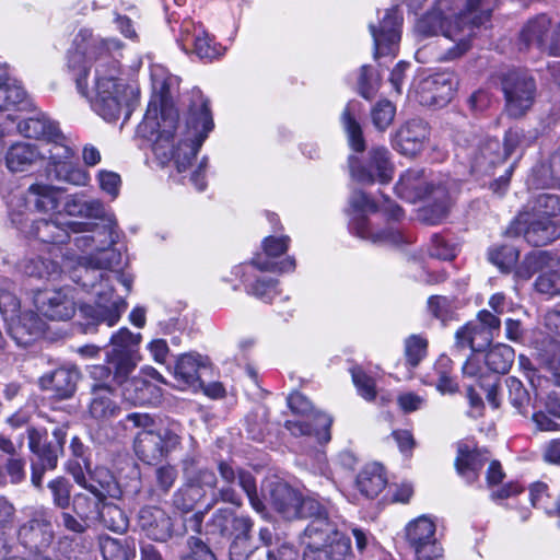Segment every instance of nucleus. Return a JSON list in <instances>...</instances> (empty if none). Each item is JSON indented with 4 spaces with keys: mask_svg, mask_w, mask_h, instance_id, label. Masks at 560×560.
Returning a JSON list of instances; mask_svg holds the SVG:
<instances>
[{
    "mask_svg": "<svg viewBox=\"0 0 560 560\" xmlns=\"http://www.w3.org/2000/svg\"><path fill=\"white\" fill-rule=\"evenodd\" d=\"M457 85V75L446 70L423 78L418 83L416 93L421 105L441 108L452 101Z\"/></svg>",
    "mask_w": 560,
    "mask_h": 560,
    "instance_id": "obj_16",
    "label": "nucleus"
},
{
    "mask_svg": "<svg viewBox=\"0 0 560 560\" xmlns=\"http://www.w3.org/2000/svg\"><path fill=\"white\" fill-rule=\"evenodd\" d=\"M351 376L359 394L366 400L371 401L376 397L375 381L369 376L361 368L351 369Z\"/></svg>",
    "mask_w": 560,
    "mask_h": 560,
    "instance_id": "obj_63",
    "label": "nucleus"
},
{
    "mask_svg": "<svg viewBox=\"0 0 560 560\" xmlns=\"http://www.w3.org/2000/svg\"><path fill=\"white\" fill-rule=\"evenodd\" d=\"M558 259L552 258L547 252H534L528 254L521 266L516 269V276L522 279H529L538 271H545L552 266Z\"/></svg>",
    "mask_w": 560,
    "mask_h": 560,
    "instance_id": "obj_52",
    "label": "nucleus"
},
{
    "mask_svg": "<svg viewBox=\"0 0 560 560\" xmlns=\"http://www.w3.org/2000/svg\"><path fill=\"white\" fill-rule=\"evenodd\" d=\"M126 420L136 428H142L135 438L133 448L137 457L144 464L153 465L166 458L182 444L183 428L172 421L156 430L151 429L153 418L148 413L132 412Z\"/></svg>",
    "mask_w": 560,
    "mask_h": 560,
    "instance_id": "obj_6",
    "label": "nucleus"
},
{
    "mask_svg": "<svg viewBox=\"0 0 560 560\" xmlns=\"http://www.w3.org/2000/svg\"><path fill=\"white\" fill-rule=\"evenodd\" d=\"M79 381V372L73 366H60L46 373L39 378V386L44 390H50L59 399L70 398Z\"/></svg>",
    "mask_w": 560,
    "mask_h": 560,
    "instance_id": "obj_29",
    "label": "nucleus"
},
{
    "mask_svg": "<svg viewBox=\"0 0 560 560\" xmlns=\"http://www.w3.org/2000/svg\"><path fill=\"white\" fill-rule=\"evenodd\" d=\"M510 234L522 235L532 246H546L560 238V223L549 218H539L522 210L512 223Z\"/></svg>",
    "mask_w": 560,
    "mask_h": 560,
    "instance_id": "obj_13",
    "label": "nucleus"
},
{
    "mask_svg": "<svg viewBox=\"0 0 560 560\" xmlns=\"http://www.w3.org/2000/svg\"><path fill=\"white\" fill-rule=\"evenodd\" d=\"M70 279L97 298L95 305L82 304L79 307L88 325L104 323L112 327L118 323L127 302L121 296H114L109 273L103 271L91 257H84L71 269Z\"/></svg>",
    "mask_w": 560,
    "mask_h": 560,
    "instance_id": "obj_4",
    "label": "nucleus"
},
{
    "mask_svg": "<svg viewBox=\"0 0 560 560\" xmlns=\"http://www.w3.org/2000/svg\"><path fill=\"white\" fill-rule=\"evenodd\" d=\"M26 97L23 86L8 75H0V110L21 104Z\"/></svg>",
    "mask_w": 560,
    "mask_h": 560,
    "instance_id": "obj_50",
    "label": "nucleus"
},
{
    "mask_svg": "<svg viewBox=\"0 0 560 560\" xmlns=\"http://www.w3.org/2000/svg\"><path fill=\"white\" fill-rule=\"evenodd\" d=\"M95 383L91 387V400L89 404V412L96 420H108L116 417L120 412V407L115 400L114 390L108 380H94Z\"/></svg>",
    "mask_w": 560,
    "mask_h": 560,
    "instance_id": "obj_28",
    "label": "nucleus"
},
{
    "mask_svg": "<svg viewBox=\"0 0 560 560\" xmlns=\"http://www.w3.org/2000/svg\"><path fill=\"white\" fill-rule=\"evenodd\" d=\"M397 195L408 202L428 199L421 219L428 224L440 223L448 213L451 197L445 185L429 177L423 170H407L395 186Z\"/></svg>",
    "mask_w": 560,
    "mask_h": 560,
    "instance_id": "obj_5",
    "label": "nucleus"
},
{
    "mask_svg": "<svg viewBox=\"0 0 560 560\" xmlns=\"http://www.w3.org/2000/svg\"><path fill=\"white\" fill-rule=\"evenodd\" d=\"M471 173L479 175L491 174L495 166L504 162L501 143L498 139L480 140L467 153Z\"/></svg>",
    "mask_w": 560,
    "mask_h": 560,
    "instance_id": "obj_27",
    "label": "nucleus"
},
{
    "mask_svg": "<svg viewBox=\"0 0 560 560\" xmlns=\"http://www.w3.org/2000/svg\"><path fill=\"white\" fill-rule=\"evenodd\" d=\"M88 471L85 486L83 488L95 497L104 498L107 497L118 498L121 494L116 478L112 471L103 466H96L94 469L85 468Z\"/></svg>",
    "mask_w": 560,
    "mask_h": 560,
    "instance_id": "obj_35",
    "label": "nucleus"
},
{
    "mask_svg": "<svg viewBox=\"0 0 560 560\" xmlns=\"http://www.w3.org/2000/svg\"><path fill=\"white\" fill-rule=\"evenodd\" d=\"M70 233L82 234L74 238V245L81 250L96 249L100 240L106 238L102 222H68Z\"/></svg>",
    "mask_w": 560,
    "mask_h": 560,
    "instance_id": "obj_43",
    "label": "nucleus"
},
{
    "mask_svg": "<svg viewBox=\"0 0 560 560\" xmlns=\"http://www.w3.org/2000/svg\"><path fill=\"white\" fill-rule=\"evenodd\" d=\"M264 495L283 518H298L301 493L296 489L281 480H269L264 488Z\"/></svg>",
    "mask_w": 560,
    "mask_h": 560,
    "instance_id": "obj_23",
    "label": "nucleus"
},
{
    "mask_svg": "<svg viewBox=\"0 0 560 560\" xmlns=\"http://www.w3.org/2000/svg\"><path fill=\"white\" fill-rule=\"evenodd\" d=\"M252 520L248 516L236 515L235 512L228 508L218 509L206 524L207 534L220 535L228 537L234 535L244 526L249 524Z\"/></svg>",
    "mask_w": 560,
    "mask_h": 560,
    "instance_id": "obj_34",
    "label": "nucleus"
},
{
    "mask_svg": "<svg viewBox=\"0 0 560 560\" xmlns=\"http://www.w3.org/2000/svg\"><path fill=\"white\" fill-rule=\"evenodd\" d=\"M518 250L514 246L503 245L489 252V260L503 272H510L518 260Z\"/></svg>",
    "mask_w": 560,
    "mask_h": 560,
    "instance_id": "obj_60",
    "label": "nucleus"
},
{
    "mask_svg": "<svg viewBox=\"0 0 560 560\" xmlns=\"http://www.w3.org/2000/svg\"><path fill=\"white\" fill-rule=\"evenodd\" d=\"M538 292L549 295H560V260L558 259L547 270L542 271L535 281Z\"/></svg>",
    "mask_w": 560,
    "mask_h": 560,
    "instance_id": "obj_58",
    "label": "nucleus"
},
{
    "mask_svg": "<svg viewBox=\"0 0 560 560\" xmlns=\"http://www.w3.org/2000/svg\"><path fill=\"white\" fill-rule=\"evenodd\" d=\"M54 538L52 523L45 513H36L19 529L21 544L30 550H45L52 544Z\"/></svg>",
    "mask_w": 560,
    "mask_h": 560,
    "instance_id": "obj_24",
    "label": "nucleus"
},
{
    "mask_svg": "<svg viewBox=\"0 0 560 560\" xmlns=\"http://www.w3.org/2000/svg\"><path fill=\"white\" fill-rule=\"evenodd\" d=\"M218 471L223 485L213 493L212 503L209 506H212L219 501L241 506L242 498L233 487L235 483H238L246 493L252 508L257 513L265 514L266 505L257 493L255 477L249 471L235 468L231 463L225 460L218 463Z\"/></svg>",
    "mask_w": 560,
    "mask_h": 560,
    "instance_id": "obj_10",
    "label": "nucleus"
},
{
    "mask_svg": "<svg viewBox=\"0 0 560 560\" xmlns=\"http://www.w3.org/2000/svg\"><path fill=\"white\" fill-rule=\"evenodd\" d=\"M137 524L148 538L159 542H165L177 534L172 517L159 506L141 508Z\"/></svg>",
    "mask_w": 560,
    "mask_h": 560,
    "instance_id": "obj_22",
    "label": "nucleus"
},
{
    "mask_svg": "<svg viewBox=\"0 0 560 560\" xmlns=\"http://www.w3.org/2000/svg\"><path fill=\"white\" fill-rule=\"evenodd\" d=\"M116 384L122 386L124 398L132 405H152L161 396L160 388L142 376H128L126 381Z\"/></svg>",
    "mask_w": 560,
    "mask_h": 560,
    "instance_id": "obj_32",
    "label": "nucleus"
},
{
    "mask_svg": "<svg viewBox=\"0 0 560 560\" xmlns=\"http://www.w3.org/2000/svg\"><path fill=\"white\" fill-rule=\"evenodd\" d=\"M177 119L178 115L172 107L162 106L160 121L158 104L151 102L144 114L141 128L151 135H158L153 142V152L156 158L163 162L174 160L177 171L182 173L191 164L214 126L209 100L199 89L191 90L188 95L185 125L175 147L174 130Z\"/></svg>",
    "mask_w": 560,
    "mask_h": 560,
    "instance_id": "obj_2",
    "label": "nucleus"
},
{
    "mask_svg": "<svg viewBox=\"0 0 560 560\" xmlns=\"http://www.w3.org/2000/svg\"><path fill=\"white\" fill-rule=\"evenodd\" d=\"M63 211L71 217L95 219L102 222L103 232L107 240L102 244H113L117 238V222L115 217L107 212L104 205L97 199L85 200L78 195L69 196L63 205Z\"/></svg>",
    "mask_w": 560,
    "mask_h": 560,
    "instance_id": "obj_18",
    "label": "nucleus"
},
{
    "mask_svg": "<svg viewBox=\"0 0 560 560\" xmlns=\"http://www.w3.org/2000/svg\"><path fill=\"white\" fill-rule=\"evenodd\" d=\"M141 334H133L122 327L112 335L109 340L110 349L106 352L107 365H95L91 371L93 380H108L114 383H121L137 368L140 361L139 345Z\"/></svg>",
    "mask_w": 560,
    "mask_h": 560,
    "instance_id": "obj_7",
    "label": "nucleus"
},
{
    "mask_svg": "<svg viewBox=\"0 0 560 560\" xmlns=\"http://www.w3.org/2000/svg\"><path fill=\"white\" fill-rule=\"evenodd\" d=\"M117 237H119V235L117 234ZM106 238L104 240H100L98 241V245L96 246V254L95 255H91V259L94 260V262H96L98 265V267L104 271L105 269H109L113 271H116L115 269L116 268H119L121 266V254L120 252H118L117 249L113 248V246L117 243H113V244H102V241H105ZM116 241H118V238H116Z\"/></svg>",
    "mask_w": 560,
    "mask_h": 560,
    "instance_id": "obj_57",
    "label": "nucleus"
},
{
    "mask_svg": "<svg viewBox=\"0 0 560 560\" xmlns=\"http://www.w3.org/2000/svg\"><path fill=\"white\" fill-rule=\"evenodd\" d=\"M203 497V492L194 482H187L173 495V505L183 512H189Z\"/></svg>",
    "mask_w": 560,
    "mask_h": 560,
    "instance_id": "obj_59",
    "label": "nucleus"
},
{
    "mask_svg": "<svg viewBox=\"0 0 560 560\" xmlns=\"http://www.w3.org/2000/svg\"><path fill=\"white\" fill-rule=\"evenodd\" d=\"M37 308L51 320H68L75 313V301L71 289L40 292L35 298Z\"/></svg>",
    "mask_w": 560,
    "mask_h": 560,
    "instance_id": "obj_20",
    "label": "nucleus"
},
{
    "mask_svg": "<svg viewBox=\"0 0 560 560\" xmlns=\"http://www.w3.org/2000/svg\"><path fill=\"white\" fill-rule=\"evenodd\" d=\"M45 323L33 311L22 312L9 322V331L19 346L28 347L43 335Z\"/></svg>",
    "mask_w": 560,
    "mask_h": 560,
    "instance_id": "obj_30",
    "label": "nucleus"
},
{
    "mask_svg": "<svg viewBox=\"0 0 560 560\" xmlns=\"http://www.w3.org/2000/svg\"><path fill=\"white\" fill-rule=\"evenodd\" d=\"M505 110L509 116L518 118L533 106L536 97V81L526 70H511L502 78Z\"/></svg>",
    "mask_w": 560,
    "mask_h": 560,
    "instance_id": "obj_12",
    "label": "nucleus"
},
{
    "mask_svg": "<svg viewBox=\"0 0 560 560\" xmlns=\"http://www.w3.org/2000/svg\"><path fill=\"white\" fill-rule=\"evenodd\" d=\"M38 158V152L30 143H15L5 155V163L11 172H24Z\"/></svg>",
    "mask_w": 560,
    "mask_h": 560,
    "instance_id": "obj_46",
    "label": "nucleus"
},
{
    "mask_svg": "<svg viewBox=\"0 0 560 560\" xmlns=\"http://www.w3.org/2000/svg\"><path fill=\"white\" fill-rule=\"evenodd\" d=\"M386 483L384 468L376 463L366 465L357 477V488L369 499L377 497Z\"/></svg>",
    "mask_w": 560,
    "mask_h": 560,
    "instance_id": "obj_41",
    "label": "nucleus"
},
{
    "mask_svg": "<svg viewBox=\"0 0 560 560\" xmlns=\"http://www.w3.org/2000/svg\"><path fill=\"white\" fill-rule=\"evenodd\" d=\"M107 529L124 534L129 527V518L125 511L113 502H107L106 499L100 511L97 518Z\"/></svg>",
    "mask_w": 560,
    "mask_h": 560,
    "instance_id": "obj_48",
    "label": "nucleus"
},
{
    "mask_svg": "<svg viewBox=\"0 0 560 560\" xmlns=\"http://www.w3.org/2000/svg\"><path fill=\"white\" fill-rule=\"evenodd\" d=\"M354 229L359 237L371 240L373 243L399 245L404 242L401 233L392 228L377 232L373 231L368 219L363 215L357 219Z\"/></svg>",
    "mask_w": 560,
    "mask_h": 560,
    "instance_id": "obj_45",
    "label": "nucleus"
},
{
    "mask_svg": "<svg viewBox=\"0 0 560 560\" xmlns=\"http://www.w3.org/2000/svg\"><path fill=\"white\" fill-rule=\"evenodd\" d=\"M18 129L26 138L46 140L52 144L61 143L63 139L57 124L45 114H37L20 121Z\"/></svg>",
    "mask_w": 560,
    "mask_h": 560,
    "instance_id": "obj_33",
    "label": "nucleus"
},
{
    "mask_svg": "<svg viewBox=\"0 0 560 560\" xmlns=\"http://www.w3.org/2000/svg\"><path fill=\"white\" fill-rule=\"evenodd\" d=\"M100 548L103 560H131L136 556L135 539H118L108 535L101 536Z\"/></svg>",
    "mask_w": 560,
    "mask_h": 560,
    "instance_id": "obj_42",
    "label": "nucleus"
},
{
    "mask_svg": "<svg viewBox=\"0 0 560 560\" xmlns=\"http://www.w3.org/2000/svg\"><path fill=\"white\" fill-rule=\"evenodd\" d=\"M66 429L57 427L52 430V441L47 440V431L35 427L27 428L28 448L35 458L31 464V481L37 489H42L46 471L54 470L59 457L63 454Z\"/></svg>",
    "mask_w": 560,
    "mask_h": 560,
    "instance_id": "obj_9",
    "label": "nucleus"
},
{
    "mask_svg": "<svg viewBox=\"0 0 560 560\" xmlns=\"http://www.w3.org/2000/svg\"><path fill=\"white\" fill-rule=\"evenodd\" d=\"M535 172L542 176L538 185L548 186L553 182L560 183V148L551 154L548 164H541Z\"/></svg>",
    "mask_w": 560,
    "mask_h": 560,
    "instance_id": "obj_64",
    "label": "nucleus"
},
{
    "mask_svg": "<svg viewBox=\"0 0 560 560\" xmlns=\"http://www.w3.org/2000/svg\"><path fill=\"white\" fill-rule=\"evenodd\" d=\"M434 522L422 515L409 522L405 528L408 547L416 560H438L443 555V548L435 537Z\"/></svg>",
    "mask_w": 560,
    "mask_h": 560,
    "instance_id": "obj_14",
    "label": "nucleus"
},
{
    "mask_svg": "<svg viewBox=\"0 0 560 560\" xmlns=\"http://www.w3.org/2000/svg\"><path fill=\"white\" fill-rule=\"evenodd\" d=\"M539 218L556 220L560 217V196L542 192L533 197L523 208Z\"/></svg>",
    "mask_w": 560,
    "mask_h": 560,
    "instance_id": "obj_47",
    "label": "nucleus"
},
{
    "mask_svg": "<svg viewBox=\"0 0 560 560\" xmlns=\"http://www.w3.org/2000/svg\"><path fill=\"white\" fill-rule=\"evenodd\" d=\"M451 1L440 0V9L425 13L415 25V32L420 38L441 33L456 43L441 57L443 60L456 59L469 49L474 28L489 21L494 8L492 0H464L458 12H452L446 16L442 9L453 11L450 7Z\"/></svg>",
    "mask_w": 560,
    "mask_h": 560,
    "instance_id": "obj_3",
    "label": "nucleus"
},
{
    "mask_svg": "<svg viewBox=\"0 0 560 560\" xmlns=\"http://www.w3.org/2000/svg\"><path fill=\"white\" fill-rule=\"evenodd\" d=\"M401 16L397 8L388 9L380 23V27L373 24L369 30L374 40V57L394 52V47L400 40Z\"/></svg>",
    "mask_w": 560,
    "mask_h": 560,
    "instance_id": "obj_21",
    "label": "nucleus"
},
{
    "mask_svg": "<svg viewBox=\"0 0 560 560\" xmlns=\"http://www.w3.org/2000/svg\"><path fill=\"white\" fill-rule=\"evenodd\" d=\"M104 498L77 493L71 502L73 513L88 522L97 521Z\"/></svg>",
    "mask_w": 560,
    "mask_h": 560,
    "instance_id": "obj_49",
    "label": "nucleus"
},
{
    "mask_svg": "<svg viewBox=\"0 0 560 560\" xmlns=\"http://www.w3.org/2000/svg\"><path fill=\"white\" fill-rule=\"evenodd\" d=\"M122 44L118 39H93L85 51L77 49L69 55V67L75 71V83L83 96H89L86 63L94 65V112L107 121L117 120L125 114L128 119L138 102V91L118 78L119 55Z\"/></svg>",
    "mask_w": 560,
    "mask_h": 560,
    "instance_id": "obj_1",
    "label": "nucleus"
},
{
    "mask_svg": "<svg viewBox=\"0 0 560 560\" xmlns=\"http://www.w3.org/2000/svg\"><path fill=\"white\" fill-rule=\"evenodd\" d=\"M288 406L293 413L304 417L302 420H287L284 427L295 436L314 435L319 443L330 441V416L315 411L311 400L295 392L288 397Z\"/></svg>",
    "mask_w": 560,
    "mask_h": 560,
    "instance_id": "obj_11",
    "label": "nucleus"
},
{
    "mask_svg": "<svg viewBox=\"0 0 560 560\" xmlns=\"http://www.w3.org/2000/svg\"><path fill=\"white\" fill-rule=\"evenodd\" d=\"M493 337L482 324L469 322L456 331L455 346L459 350L469 348L472 352H481L491 345Z\"/></svg>",
    "mask_w": 560,
    "mask_h": 560,
    "instance_id": "obj_37",
    "label": "nucleus"
},
{
    "mask_svg": "<svg viewBox=\"0 0 560 560\" xmlns=\"http://www.w3.org/2000/svg\"><path fill=\"white\" fill-rule=\"evenodd\" d=\"M206 365L200 359V355L194 353L182 354L174 365V377L182 389L192 388L198 389L202 387L199 371L205 369Z\"/></svg>",
    "mask_w": 560,
    "mask_h": 560,
    "instance_id": "obj_36",
    "label": "nucleus"
},
{
    "mask_svg": "<svg viewBox=\"0 0 560 560\" xmlns=\"http://www.w3.org/2000/svg\"><path fill=\"white\" fill-rule=\"evenodd\" d=\"M178 43L186 52H194L200 59L212 60L221 55V49L209 35L191 21H184Z\"/></svg>",
    "mask_w": 560,
    "mask_h": 560,
    "instance_id": "obj_25",
    "label": "nucleus"
},
{
    "mask_svg": "<svg viewBox=\"0 0 560 560\" xmlns=\"http://www.w3.org/2000/svg\"><path fill=\"white\" fill-rule=\"evenodd\" d=\"M48 153L50 162L47 172L49 177L75 186H83L88 183V174L70 161L73 151L69 147L62 143L52 144Z\"/></svg>",
    "mask_w": 560,
    "mask_h": 560,
    "instance_id": "obj_19",
    "label": "nucleus"
},
{
    "mask_svg": "<svg viewBox=\"0 0 560 560\" xmlns=\"http://www.w3.org/2000/svg\"><path fill=\"white\" fill-rule=\"evenodd\" d=\"M253 521L240 529L234 535L228 549L229 560H248L257 550L252 536Z\"/></svg>",
    "mask_w": 560,
    "mask_h": 560,
    "instance_id": "obj_44",
    "label": "nucleus"
},
{
    "mask_svg": "<svg viewBox=\"0 0 560 560\" xmlns=\"http://www.w3.org/2000/svg\"><path fill=\"white\" fill-rule=\"evenodd\" d=\"M352 103H349L342 112L341 121L348 136L350 147L357 152L365 150V141L360 124L353 116Z\"/></svg>",
    "mask_w": 560,
    "mask_h": 560,
    "instance_id": "obj_53",
    "label": "nucleus"
},
{
    "mask_svg": "<svg viewBox=\"0 0 560 560\" xmlns=\"http://www.w3.org/2000/svg\"><path fill=\"white\" fill-rule=\"evenodd\" d=\"M488 460L487 450L471 448L467 443H458L455 467L468 482L478 479L480 470Z\"/></svg>",
    "mask_w": 560,
    "mask_h": 560,
    "instance_id": "obj_31",
    "label": "nucleus"
},
{
    "mask_svg": "<svg viewBox=\"0 0 560 560\" xmlns=\"http://www.w3.org/2000/svg\"><path fill=\"white\" fill-rule=\"evenodd\" d=\"M50 492L51 502L59 510H67L71 506L73 497L71 494L72 485L65 477H57L47 483Z\"/></svg>",
    "mask_w": 560,
    "mask_h": 560,
    "instance_id": "obj_54",
    "label": "nucleus"
},
{
    "mask_svg": "<svg viewBox=\"0 0 560 560\" xmlns=\"http://www.w3.org/2000/svg\"><path fill=\"white\" fill-rule=\"evenodd\" d=\"M550 27L551 21L545 14H539L529 20L520 34L521 49L535 46L545 52L550 35Z\"/></svg>",
    "mask_w": 560,
    "mask_h": 560,
    "instance_id": "obj_38",
    "label": "nucleus"
},
{
    "mask_svg": "<svg viewBox=\"0 0 560 560\" xmlns=\"http://www.w3.org/2000/svg\"><path fill=\"white\" fill-rule=\"evenodd\" d=\"M351 176L358 182L372 184L375 180L386 184L392 180L394 166L390 153L385 147H375L369 151L368 164L361 165L355 156H349Z\"/></svg>",
    "mask_w": 560,
    "mask_h": 560,
    "instance_id": "obj_17",
    "label": "nucleus"
},
{
    "mask_svg": "<svg viewBox=\"0 0 560 560\" xmlns=\"http://www.w3.org/2000/svg\"><path fill=\"white\" fill-rule=\"evenodd\" d=\"M396 107L387 100L378 101L371 110V118L376 129L384 131L393 122Z\"/></svg>",
    "mask_w": 560,
    "mask_h": 560,
    "instance_id": "obj_61",
    "label": "nucleus"
},
{
    "mask_svg": "<svg viewBox=\"0 0 560 560\" xmlns=\"http://www.w3.org/2000/svg\"><path fill=\"white\" fill-rule=\"evenodd\" d=\"M428 345V339L421 335H411L405 339L404 354L409 368H417L427 357Z\"/></svg>",
    "mask_w": 560,
    "mask_h": 560,
    "instance_id": "obj_55",
    "label": "nucleus"
},
{
    "mask_svg": "<svg viewBox=\"0 0 560 560\" xmlns=\"http://www.w3.org/2000/svg\"><path fill=\"white\" fill-rule=\"evenodd\" d=\"M60 189L47 184H33L25 192H18L11 198L10 207L16 208V214H13L12 221L16 226L24 224V210L32 205L38 212H49L58 208Z\"/></svg>",
    "mask_w": 560,
    "mask_h": 560,
    "instance_id": "obj_15",
    "label": "nucleus"
},
{
    "mask_svg": "<svg viewBox=\"0 0 560 560\" xmlns=\"http://www.w3.org/2000/svg\"><path fill=\"white\" fill-rule=\"evenodd\" d=\"M186 546L187 551L179 560H218L211 548L197 536L188 537Z\"/></svg>",
    "mask_w": 560,
    "mask_h": 560,
    "instance_id": "obj_62",
    "label": "nucleus"
},
{
    "mask_svg": "<svg viewBox=\"0 0 560 560\" xmlns=\"http://www.w3.org/2000/svg\"><path fill=\"white\" fill-rule=\"evenodd\" d=\"M428 138V125L421 119H411L399 127L392 143L400 154L415 156L422 151Z\"/></svg>",
    "mask_w": 560,
    "mask_h": 560,
    "instance_id": "obj_26",
    "label": "nucleus"
},
{
    "mask_svg": "<svg viewBox=\"0 0 560 560\" xmlns=\"http://www.w3.org/2000/svg\"><path fill=\"white\" fill-rule=\"evenodd\" d=\"M27 234L46 244H65L70 238L68 223L61 224L55 220L45 219L34 221Z\"/></svg>",
    "mask_w": 560,
    "mask_h": 560,
    "instance_id": "obj_39",
    "label": "nucleus"
},
{
    "mask_svg": "<svg viewBox=\"0 0 560 560\" xmlns=\"http://www.w3.org/2000/svg\"><path fill=\"white\" fill-rule=\"evenodd\" d=\"M514 361V350L506 345L499 343L492 347L486 354L485 362L494 373L505 374Z\"/></svg>",
    "mask_w": 560,
    "mask_h": 560,
    "instance_id": "obj_51",
    "label": "nucleus"
},
{
    "mask_svg": "<svg viewBox=\"0 0 560 560\" xmlns=\"http://www.w3.org/2000/svg\"><path fill=\"white\" fill-rule=\"evenodd\" d=\"M307 539L303 560H353L350 538L338 530L336 523L323 518L310 522L304 529Z\"/></svg>",
    "mask_w": 560,
    "mask_h": 560,
    "instance_id": "obj_8",
    "label": "nucleus"
},
{
    "mask_svg": "<svg viewBox=\"0 0 560 560\" xmlns=\"http://www.w3.org/2000/svg\"><path fill=\"white\" fill-rule=\"evenodd\" d=\"M178 472L175 466L171 464H163L155 467L152 474L147 477L148 481V498L161 499L166 495L173 488L177 480Z\"/></svg>",
    "mask_w": 560,
    "mask_h": 560,
    "instance_id": "obj_40",
    "label": "nucleus"
},
{
    "mask_svg": "<svg viewBox=\"0 0 560 560\" xmlns=\"http://www.w3.org/2000/svg\"><path fill=\"white\" fill-rule=\"evenodd\" d=\"M505 386L510 404L518 413L526 416L530 398L523 383L514 376H509L505 378Z\"/></svg>",
    "mask_w": 560,
    "mask_h": 560,
    "instance_id": "obj_56",
    "label": "nucleus"
}]
</instances>
